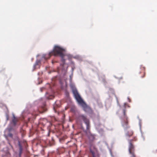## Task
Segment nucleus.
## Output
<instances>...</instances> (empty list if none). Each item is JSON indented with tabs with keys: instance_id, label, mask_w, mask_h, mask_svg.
I'll use <instances>...</instances> for the list:
<instances>
[{
	"instance_id": "1",
	"label": "nucleus",
	"mask_w": 157,
	"mask_h": 157,
	"mask_svg": "<svg viewBox=\"0 0 157 157\" xmlns=\"http://www.w3.org/2000/svg\"><path fill=\"white\" fill-rule=\"evenodd\" d=\"M65 50L58 45L54 46L53 50L50 52L48 55L44 56V58L46 59H49L50 57L54 55L55 56H60L62 58V61L64 64L65 60L63 59L64 57L66 55L64 53Z\"/></svg>"
},
{
	"instance_id": "2",
	"label": "nucleus",
	"mask_w": 157,
	"mask_h": 157,
	"mask_svg": "<svg viewBox=\"0 0 157 157\" xmlns=\"http://www.w3.org/2000/svg\"><path fill=\"white\" fill-rule=\"evenodd\" d=\"M137 138L134 137L132 139L128 140V151L129 155H130V157H136L135 152V147L133 144V142L136 141Z\"/></svg>"
},
{
	"instance_id": "3",
	"label": "nucleus",
	"mask_w": 157,
	"mask_h": 157,
	"mask_svg": "<svg viewBox=\"0 0 157 157\" xmlns=\"http://www.w3.org/2000/svg\"><path fill=\"white\" fill-rule=\"evenodd\" d=\"M72 91L78 103L81 105L84 108H86L87 107L86 104L81 98L76 89H73L72 90Z\"/></svg>"
},
{
	"instance_id": "4",
	"label": "nucleus",
	"mask_w": 157,
	"mask_h": 157,
	"mask_svg": "<svg viewBox=\"0 0 157 157\" xmlns=\"http://www.w3.org/2000/svg\"><path fill=\"white\" fill-rule=\"evenodd\" d=\"M77 120H82L86 125V129L88 130L90 129V125L89 121V119L86 118V116L83 115H79L78 117Z\"/></svg>"
},
{
	"instance_id": "5",
	"label": "nucleus",
	"mask_w": 157,
	"mask_h": 157,
	"mask_svg": "<svg viewBox=\"0 0 157 157\" xmlns=\"http://www.w3.org/2000/svg\"><path fill=\"white\" fill-rule=\"evenodd\" d=\"M126 110L125 109H123V118L124 120V121L122 123V126L124 129H126L130 127L128 125V117L126 114Z\"/></svg>"
},
{
	"instance_id": "6",
	"label": "nucleus",
	"mask_w": 157,
	"mask_h": 157,
	"mask_svg": "<svg viewBox=\"0 0 157 157\" xmlns=\"http://www.w3.org/2000/svg\"><path fill=\"white\" fill-rule=\"evenodd\" d=\"M18 145L19 148V155L20 157L23 151V148L22 146L21 145L20 142V141H18Z\"/></svg>"
},
{
	"instance_id": "7",
	"label": "nucleus",
	"mask_w": 157,
	"mask_h": 157,
	"mask_svg": "<svg viewBox=\"0 0 157 157\" xmlns=\"http://www.w3.org/2000/svg\"><path fill=\"white\" fill-rule=\"evenodd\" d=\"M18 118H16L14 115H13V119L12 120V122L14 126H15L16 124V123L18 121Z\"/></svg>"
},
{
	"instance_id": "8",
	"label": "nucleus",
	"mask_w": 157,
	"mask_h": 157,
	"mask_svg": "<svg viewBox=\"0 0 157 157\" xmlns=\"http://www.w3.org/2000/svg\"><path fill=\"white\" fill-rule=\"evenodd\" d=\"M5 136L6 138V139L8 141V144H9L10 145H11V144L10 142L9 139H8V137H10L11 138H12L13 136V134L10 133H9L7 136L5 135Z\"/></svg>"
},
{
	"instance_id": "9",
	"label": "nucleus",
	"mask_w": 157,
	"mask_h": 157,
	"mask_svg": "<svg viewBox=\"0 0 157 157\" xmlns=\"http://www.w3.org/2000/svg\"><path fill=\"white\" fill-rule=\"evenodd\" d=\"M133 134V132L132 131H129L126 133V136L129 137Z\"/></svg>"
},
{
	"instance_id": "10",
	"label": "nucleus",
	"mask_w": 157,
	"mask_h": 157,
	"mask_svg": "<svg viewBox=\"0 0 157 157\" xmlns=\"http://www.w3.org/2000/svg\"><path fill=\"white\" fill-rule=\"evenodd\" d=\"M90 152L92 155L93 157H99V155L97 153H95L94 151L90 150Z\"/></svg>"
},
{
	"instance_id": "11",
	"label": "nucleus",
	"mask_w": 157,
	"mask_h": 157,
	"mask_svg": "<svg viewBox=\"0 0 157 157\" xmlns=\"http://www.w3.org/2000/svg\"><path fill=\"white\" fill-rule=\"evenodd\" d=\"M89 138L90 140L93 141L95 139V136L94 135L90 134L89 135Z\"/></svg>"
},
{
	"instance_id": "12",
	"label": "nucleus",
	"mask_w": 157,
	"mask_h": 157,
	"mask_svg": "<svg viewBox=\"0 0 157 157\" xmlns=\"http://www.w3.org/2000/svg\"><path fill=\"white\" fill-rule=\"evenodd\" d=\"M142 73V74L143 75L141 76V78H144V76H145V72L144 71H143L141 72Z\"/></svg>"
},
{
	"instance_id": "13",
	"label": "nucleus",
	"mask_w": 157,
	"mask_h": 157,
	"mask_svg": "<svg viewBox=\"0 0 157 157\" xmlns=\"http://www.w3.org/2000/svg\"><path fill=\"white\" fill-rule=\"evenodd\" d=\"M39 62H36L34 65V67L35 68L36 65H38Z\"/></svg>"
},
{
	"instance_id": "14",
	"label": "nucleus",
	"mask_w": 157,
	"mask_h": 157,
	"mask_svg": "<svg viewBox=\"0 0 157 157\" xmlns=\"http://www.w3.org/2000/svg\"><path fill=\"white\" fill-rule=\"evenodd\" d=\"M103 82H104V83H106V81L105 80V79H103Z\"/></svg>"
},
{
	"instance_id": "15",
	"label": "nucleus",
	"mask_w": 157,
	"mask_h": 157,
	"mask_svg": "<svg viewBox=\"0 0 157 157\" xmlns=\"http://www.w3.org/2000/svg\"><path fill=\"white\" fill-rule=\"evenodd\" d=\"M66 94L67 95H67H68L69 93L67 92H66Z\"/></svg>"
}]
</instances>
